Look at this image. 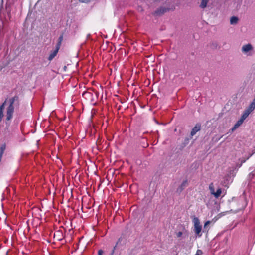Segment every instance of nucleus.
Segmentation results:
<instances>
[{
	"label": "nucleus",
	"mask_w": 255,
	"mask_h": 255,
	"mask_svg": "<svg viewBox=\"0 0 255 255\" xmlns=\"http://www.w3.org/2000/svg\"><path fill=\"white\" fill-rule=\"evenodd\" d=\"M253 50V47L251 44L248 43L243 45L241 48V51L243 53L247 56L252 55L251 51Z\"/></svg>",
	"instance_id": "obj_3"
},
{
	"label": "nucleus",
	"mask_w": 255,
	"mask_h": 255,
	"mask_svg": "<svg viewBox=\"0 0 255 255\" xmlns=\"http://www.w3.org/2000/svg\"><path fill=\"white\" fill-rule=\"evenodd\" d=\"M182 235V233L181 232H179L177 234V236L178 237H181Z\"/></svg>",
	"instance_id": "obj_18"
},
{
	"label": "nucleus",
	"mask_w": 255,
	"mask_h": 255,
	"mask_svg": "<svg viewBox=\"0 0 255 255\" xmlns=\"http://www.w3.org/2000/svg\"><path fill=\"white\" fill-rule=\"evenodd\" d=\"M103 254V251L102 250H100L98 251V255H102Z\"/></svg>",
	"instance_id": "obj_15"
},
{
	"label": "nucleus",
	"mask_w": 255,
	"mask_h": 255,
	"mask_svg": "<svg viewBox=\"0 0 255 255\" xmlns=\"http://www.w3.org/2000/svg\"><path fill=\"white\" fill-rule=\"evenodd\" d=\"M200 130V126L196 125L192 129L191 132V136H194L198 131Z\"/></svg>",
	"instance_id": "obj_6"
},
{
	"label": "nucleus",
	"mask_w": 255,
	"mask_h": 255,
	"mask_svg": "<svg viewBox=\"0 0 255 255\" xmlns=\"http://www.w3.org/2000/svg\"><path fill=\"white\" fill-rule=\"evenodd\" d=\"M210 222H211L210 221H208L206 222L204 224V227H206L208 225H209L210 223Z\"/></svg>",
	"instance_id": "obj_16"
},
{
	"label": "nucleus",
	"mask_w": 255,
	"mask_h": 255,
	"mask_svg": "<svg viewBox=\"0 0 255 255\" xmlns=\"http://www.w3.org/2000/svg\"><path fill=\"white\" fill-rule=\"evenodd\" d=\"M209 0H201L199 7L202 9H204L207 6Z\"/></svg>",
	"instance_id": "obj_8"
},
{
	"label": "nucleus",
	"mask_w": 255,
	"mask_h": 255,
	"mask_svg": "<svg viewBox=\"0 0 255 255\" xmlns=\"http://www.w3.org/2000/svg\"><path fill=\"white\" fill-rule=\"evenodd\" d=\"M244 120L242 119H240L237 123L235 124L234 127L231 128L232 131H234L235 130H236L238 127H239L243 123Z\"/></svg>",
	"instance_id": "obj_4"
},
{
	"label": "nucleus",
	"mask_w": 255,
	"mask_h": 255,
	"mask_svg": "<svg viewBox=\"0 0 255 255\" xmlns=\"http://www.w3.org/2000/svg\"><path fill=\"white\" fill-rule=\"evenodd\" d=\"M79 1L81 2H89L90 0H79Z\"/></svg>",
	"instance_id": "obj_17"
},
{
	"label": "nucleus",
	"mask_w": 255,
	"mask_h": 255,
	"mask_svg": "<svg viewBox=\"0 0 255 255\" xmlns=\"http://www.w3.org/2000/svg\"><path fill=\"white\" fill-rule=\"evenodd\" d=\"M193 222L194 223V230L195 234L200 237L201 236L200 232L201 231L202 226L200 225L199 220L198 218L194 217L193 219Z\"/></svg>",
	"instance_id": "obj_2"
},
{
	"label": "nucleus",
	"mask_w": 255,
	"mask_h": 255,
	"mask_svg": "<svg viewBox=\"0 0 255 255\" xmlns=\"http://www.w3.org/2000/svg\"><path fill=\"white\" fill-rule=\"evenodd\" d=\"M202 253V252L200 250H198L195 255H201Z\"/></svg>",
	"instance_id": "obj_14"
},
{
	"label": "nucleus",
	"mask_w": 255,
	"mask_h": 255,
	"mask_svg": "<svg viewBox=\"0 0 255 255\" xmlns=\"http://www.w3.org/2000/svg\"><path fill=\"white\" fill-rule=\"evenodd\" d=\"M209 188L211 193L213 195V193L215 192V191L213 183L210 184Z\"/></svg>",
	"instance_id": "obj_12"
},
{
	"label": "nucleus",
	"mask_w": 255,
	"mask_h": 255,
	"mask_svg": "<svg viewBox=\"0 0 255 255\" xmlns=\"http://www.w3.org/2000/svg\"><path fill=\"white\" fill-rule=\"evenodd\" d=\"M57 52L58 50H56L54 51L52 53H51L48 58L49 60L51 61V60H52L54 58V57L56 55Z\"/></svg>",
	"instance_id": "obj_10"
},
{
	"label": "nucleus",
	"mask_w": 255,
	"mask_h": 255,
	"mask_svg": "<svg viewBox=\"0 0 255 255\" xmlns=\"http://www.w3.org/2000/svg\"><path fill=\"white\" fill-rule=\"evenodd\" d=\"M17 100V98L16 97H14L5 101L4 103H5V105L7 104L8 105L6 112V120L7 121L11 120L12 118L14 109L15 107L16 106V102Z\"/></svg>",
	"instance_id": "obj_1"
},
{
	"label": "nucleus",
	"mask_w": 255,
	"mask_h": 255,
	"mask_svg": "<svg viewBox=\"0 0 255 255\" xmlns=\"http://www.w3.org/2000/svg\"><path fill=\"white\" fill-rule=\"evenodd\" d=\"M2 155H3V151H2V152L1 153H0V162H1Z\"/></svg>",
	"instance_id": "obj_19"
},
{
	"label": "nucleus",
	"mask_w": 255,
	"mask_h": 255,
	"mask_svg": "<svg viewBox=\"0 0 255 255\" xmlns=\"http://www.w3.org/2000/svg\"><path fill=\"white\" fill-rule=\"evenodd\" d=\"M221 193H222V190L221 188H219L218 189V190H217L216 192H215L214 193H213V195L216 197V198H218L221 194Z\"/></svg>",
	"instance_id": "obj_11"
},
{
	"label": "nucleus",
	"mask_w": 255,
	"mask_h": 255,
	"mask_svg": "<svg viewBox=\"0 0 255 255\" xmlns=\"http://www.w3.org/2000/svg\"><path fill=\"white\" fill-rule=\"evenodd\" d=\"M251 113L249 112L247 110H245L244 113H243L242 115L241 116V119L243 120L244 121L248 117L249 115Z\"/></svg>",
	"instance_id": "obj_9"
},
{
	"label": "nucleus",
	"mask_w": 255,
	"mask_h": 255,
	"mask_svg": "<svg viewBox=\"0 0 255 255\" xmlns=\"http://www.w3.org/2000/svg\"><path fill=\"white\" fill-rule=\"evenodd\" d=\"M239 20V19L238 17L233 16L230 18V23L231 25H236L238 23Z\"/></svg>",
	"instance_id": "obj_5"
},
{
	"label": "nucleus",
	"mask_w": 255,
	"mask_h": 255,
	"mask_svg": "<svg viewBox=\"0 0 255 255\" xmlns=\"http://www.w3.org/2000/svg\"><path fill=\"white\" fill-rule=\"evenodd\" d=\"M4 149H5V147H2L1 148V152H0V153L2 152V151H3H3H4Z\"/></svg>",
	"instance_id": "obj_20"
},
{
	"label": "nucleus",
	"mask_w": 255,
	"mask_h": 255,
	"mask_svg": "<svg viewBox=\"0 0 255 255\" xmlns=\"http://www.w3.org/2000/svg\"><path fill=\"white\" fill-rule=\"evenodd\" d=\"M255 108V98L253 100L252 102L250 104L248 108L246 109L249 112L251 113Z\"/></svg>",
	"instance_id": "obj_7"
},
{
	"label": "nucleus",
	"mask_w": 255,
	"mask_h": 255,
	"mask_svg": "<svg viewBox=\"0 0 255 255\" xmlns=\"http://www.w3.org/2000/svg\"><path fill=\"white\" fill-rule=\"evenodd\" d=\"M167 11V9L166 8H161L160 9L158 10L157 11H156V13L157 14H160L163 13Z\"/></svg>",
	"instance_id": "obj_13"
}]
</instances>
